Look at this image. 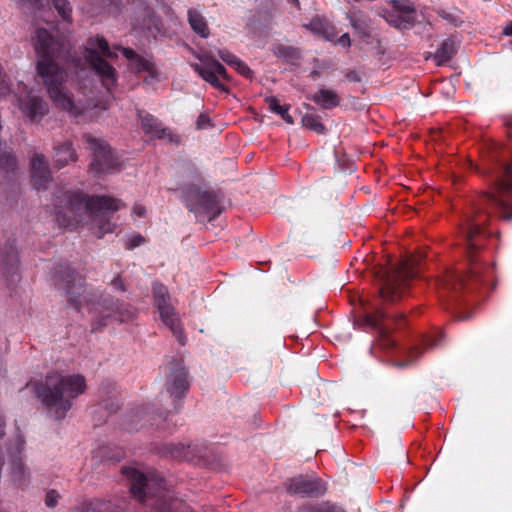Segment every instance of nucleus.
Listing matches in <instances>:
<instances>
[{"mask_svg": "<svg viewBox=\"0 0 512 512\" xmlns=\"http://www.w3.org/2000/svg\"><path fill=\"white\" fill-rule=\"evenodd\" d=\"M312 100L323 109H331L339 105L337 93L331 89L322 88L312 96Z\"/></svg>", "mask_w": 512, "mask_h": 512, "instance_id": "nucleus-24", "label": "nucleus"}, {"mask_svg": "<svg viewBox=\"0 0 512 512\" xmlns=\"http://www.w3.org/2000/svg\"><path fill=\"white\" fill-rule=\"evenodd\" d=\"M144 242V238L141 235H134L129 239L127 247L129 249L135 248Z\"/></svg>", "mask_w": 512, "mask_h": 512, "instance_id": "nucleus-43", "label": "nucleus"}, {"mask_svg": "<svg viewBox=\"0 0 512 512\" xmlns=\"http://www.w3.org/2000/svg\"><path fill=\"white\" fill-rule=\"evenodd\" d=\"M337 43L343 47H349L351 45V40H350L349 34L345 33V34L341 35L337 39Z\"/></svg>", "mask_w": 512, "mask_h": 512, "instance_id": "nucleus-44", "label": "nucleus"}, {"mask_svg": "<svg viewBox=\"0 0 512 512\" xmlns=\"http://www.w3.org/2000/svg\"><path fill=\"white\" fill-rule=\"evenodd\" d=\"M187 372L181 362L174 361L169 366L166 381V391L172 398L173 410L179 409V401L188 390Z\"/></svg>", "mask_w": 512, "mask_h": 512, "instance_id": "nucleus-15", "label": "nucleus"}, {"mask_svg": "<svg viewBox=\"0 0 512 512\" xmlns=\"http://www.w3.org/2000/svg\"><path fill=\"white\" fill-rule=\"evenodd\" d=\"M53 157L55 165L58 168H62L69 162L74 161L76 159V154L69 143H63L62 145L55 147V153Z\"/></svg>", "mask_w": 512, "mask_h": 512, "instance_id": "nucleus-25", "label": "nucleus"}, {"mask_svg": "<svg viewBox=\"0 0 512 512\" xmlns=\"http://www.w3.org/2000/svg\"><path fill=\"white\" fill-rule=\"evenodd\" d=\"M503 34L506 36H512V21L507 23V25L503 28Z\"/></svg>", "mask_w": 512, "mask_h": 512, "instance_id": "nucleus-47", "label": "nucleus"}, {"mask_svg": "<svg viewBox=\"0 0 512 512\" xmlns=\"http://www.w3.org/2000/svg\"><path fill=\"white\" fill-rule=\"evenodd\" d=\"M439 344V340L438 339H428L426 341V346L427 347H436L437 345Z\"/></svg>", "mask_w": 512, "mask_h": 512, "instance_id": "nucleus-48", "label": "nucleus"}, {"mask_svg": "<svg viewBox=\"0 0 512 512\" xmlns=\"http://www.w3.org/2000/svg\"><path fill=\"white\" fill-rule=\"evenodd\" d=\"M482 208H478L477 218L469 217L467 219V225L464 230L466 242H467V252L468 257L470 259V271L469 274L464 275H451L448 284H451L453 288H456L457 285L463 287L468 279L473 280H481L482 281V266L474 263V251L479 248V243L476 240V237L481 233V226L484 223L480 219Z\"/></svg>", "mask_w": 512, "mask_h": 512, "instance_id": "nucleus-9", "label": "nucleus"}, {"mask_svg": "<svg viewBox=\"0 0 512 512\" xmlns=\"http://www.w3.org/2000/svg\"><path fill=\"white\" fill-rule=\"evenodd\" d=\"M123 206L122 201L114 197H88L79 191H66L56 196L54 214L61 226L73 229L80 224L89 225L102 237L113 231L115 225L110 215Z\"/></svg>", "mask_w": 512, "mask_h": 512, "instance_id": "nucleus-1", "label": "nucleus"}, {"mask_svg": "<svg viewBox=\"0 0 512 512\" xmlns=\"http://www.w3.org/2000/svg\"><path fill=\"white\" fill-rule=\"evenodd\" d=\"M188 21L192 30L203 38L208 37L209 28L205 18L195 9L188 10Z\"/></svg>", "mask_w": 512, "mask_h": 512, "instance_id": "nucleus-26", "label": "nucleus"}, {"mask_svg": "<svg viewBox=\"0 0 512 512\" xmlns=\"http://www.w3.org/2000/svg\"><path fill=\"white\" fill-rule=\"evenodd\" d=\"M267 103L269 106V109L280 115L281 118L288 124H293L294 120L293 117L288 113L289 105H281L279 101L275 97H269L267 98Z\"/></svg>", "mask_w": 512, "mask_h": 512, "instance_id": "nucleus-31", "label": "nucleus"}, {"mask_svg": "<svg viewBox=\"0 0 512 512\" xmlns=\"http://www.w3.org/2000/svg\"><path fill=\"white\" fill-rule=\"evenodd\" d=\"M34 48L38 57L37 72L43 79L47 93L54 105L72 115L81 108L74 102L71 93L63 86L67 72L59 62L61 46L43 28L35 31Z\"/></svg>", "mask_w": 512, "mask_h": 512, "instance_id": "nucleus-2", "label": "nucleus"}, {"mask_svg": "<svg viewBox=\"0 0 512 512\" xmlns=\"http://www.w3.org/2000/svg\"><path fill=\"white\" fill-rule=\"evenodd\" d=\"M287 1H288V2H290V3H292V4H294V5H296V6H298V5H299L298 0H287Z\"/></svg>", "mask_w": 512, "mask_h": 512, "instance_id": "nucleus-50", "label": "nucleus"}, {"mask_svg": "<svg viewBox=\"0 0 512 512\" xmlns=\"http://www.w3.org/2000/svg\"><path fill=\"white\" fill-rule=\"evenodd\" d=\"M87 148L93 153L91 169L96 174L114 173L120 171V163L112 153L109 145L100 138L85 136Z\"/></svg>", "mask_w": 512, "mask_h": 512, "instance_id": "nucleus-11", "label": "nucleus"}, {"mask_svg": "<svg viewBox=\"0 0 512 512\" xmlns=\"http://www.w3.org/2000/svg\"><path fill=\"white\" fill-rule=\"evenodd\" d=\"M382 16L389 25L397 29H409L416 21L415 8L407 0H393L392 10Z\"/></svg>", "mask_w": 512, "mask_h": 512, "instance_id": "nucleus-17", "label": "nucleus"}, {"mask_svg": "<svg viewBox=\"0 0 512 512\" xmlns=\"http://www.w3.org/2000/svg\"><path fill=\"white\" fill-rule=\"evenodd\" d=\"M123 474L130 481V491L135 499L150 508V512H186L187 506L163 486L156 474L148 475L136 468L125 467Z\"/></svg>", "mask_w": 512, "mask_h": 512, "instance_id": "nucleus-4", "label": "nucleus"}, {"mask_svg": "<svg viewBox=\"0 0 512 512\" xmlns=\"http://www.w3.org/2000/svg\"><path fill=\"white\" fill-rule=\"evenodd\" d=\"M512 163L505 165L494 182V190L483 196L484 202L505 220H512Z\"/></svg>", "mask_w": 512, "mask_h": 512, "instance_id": "nucleus-7", "label": "nucleus"}, {"mask_svg": "<svg viewBox=\"0 0 512 512\" xmlns=\"http://www.w3.org/2000/svg\"><path fill=\"white\" fill-rule=\"evenodd\" d=\"M122 54L131 61L132 65L137 71L148 70L149 62L138 56L132 49L130 48H122L118 47Z\"/></svg>", "mask_w": 512, "mask_h": 512, "instance_id": "nucleus-32", "label": "nucleus"}, {"mask_svg": "<svg viewBox=\"0 0 512 512\" xmlns=\"http://www.w3.org/2000/svg\"><path fill=\"white\" fill-rule=\"evenodd\" d=\"M209 123V118L205 115H200L197 120V126L198 128H205L206 125Z\"/></svg>", "mask_w": 512, "mask_h": 512, "instance_id": "nucleus-45", "label": "nucleus"}, {"mask_svg": "<svg viewBox=\"0 0 512 512\" xmlns=\"http://www.w3.org/2000/svg\"><path fill=\"white\" fill-rule=\"evenodd\" d=\"M58 498V493L54 490H51L46 495L45 503L48 507H54L58 502Z\"/></svg>", "mask_w": 512, "mask_h": 512, "instance_id": "nucleus-41", "label": "nucleus"}, {"mask_svg": "<svg viewBox=\"0 0 512 512\" xmlns=\"http://www.w3.org/2000/svg\"><path fill=\"white\" fill-rule=\"evenodd\" d=\"M122 507L111 500L93 499L80 504L76 512H121Z\"/></svg>", "mask_w": 512, "mask_h": 512, "instance_id": "nucleus-23", "label": "nucleus"}, {"mask_svg": "<svg viewBox=\"0 0 512 512\" xmlns=\"http://www.w3.org/2000/svg\"><path fill=\"white\" fill-rule=\"evenodd\" d=\"M455 43L452 40H445L437 51L433 54V59L437 65H442L452 58L455 53Z\"/></svg>", "mask_w": 512, "mask_h": 512, "instance_id": "nucleus-29", "label": "nucleus"}, {"mask_svg": "<svg viewBox=\"0 0 512 512\" xmlns=\"http://www.w3.org/2000/svg\"><path fill=\"white\" fill-rule=\"evenodd\" d=\"M416 263L415 258H406L383 275L380 293L385 301L393 302L400 297L402 286L415 275Z\"/></svg>", "mask_w": 512, "mask_h": 512, "instance_id": "nucleus-10", "label": "nucleus"}, {"mask_svg": "<svg viewBox=\"0 0 512 512\" xmlns=\"http://www.w3.org/2000/svg\"><path fill=\"white\" fill-rule=\"evenodd\" d=\"M470 317V315H463V316H459L460 319H468Z\"/></svg>", "mask_w": 512, "mask_h": 512, "instance_id": "nucleus-51", "label": "nucleus"}, {"mask_svg": "<svg viewBox=\"0 0 512 512\" xmlns=\"http://www.w3.org/2000/svg\"><path fill=\"white\" fill-rule=\"evenodd\" d=\"M86 390V380L80 374L49 375L38 395L51 417L63 419L73 405V400Z\"/></svg>", "mask_w": 512, "mask_h": 512, "instance_id": "nucleus-5", "label": "nucleus"}, {"mask_svg": "<svg viewBox=\"0 0 512 512\" xmlns=\"http://www.w3.org/2000/svg\"><path fill=\"white\" fill-rule=\"evenodd\" d=\"M138 116L145 133L151 135L152 137L168 139L170 142L177 141L176 136H174L171 131L162 127L161 123L154 116L142 111L138 113Z\"/></svg>", "mask_w": 512, "mask_h": 512, "instance_id": "nucleus-21", "label": "nucleus"}, {"mask_svg": "<svg viewBox=\"0 0 512 512\" xmlns=\"http://www.w3.org/2000/svg\"><path fill=\"white\" fill-rule=\"evenodd\" d=\"M17 106L23 117L31 122L41 121L49 112L48 103L33 91L18 96Z\"/></svg>", "mask_w": 512, "mask_h": 512, "instance_id": "nucleus-16", "label": "nucleus"}, {"mask_svg": "<svg viewBox=\"0 0 512 512\" xmlns=\"http://www.w3.org/2000/svg\"><path fill=\"white\" fill-rule=\"evenodd\" d=\"M20 2L27 3L31 8L41 11L44 7V0H19ZM48 3V0H45Z\"/></svg>", "mask_w": 512, "mask_h": 512, "instance_id": "nucleus-42", "label": "nucleus"}, {"mask_svg": "<svg viewBox=\"0 0 512 512\" xmlns=\"http://www.w3.org/2000/svg\"><path fill=\"white\" fill-rule=\"evenodd\" d=\"M420 354L421 352L419 351V349L414 348L413 350L410 351L408 360L397 362L395 365L401 368L407 367L410 364H412L420 356Z\"/></svg>", "mask_w": 512, "mask_h": 512, "instance_id": "nucleus-39", "label": "nucleus"}, {"mask_svg": "<svg viewBox=\"0 0 512 512\" xmlns=\"http://www.w3.org/2000/svg\"><path fill=\"white\" fill-rule=\"evenodd\" d=\"M146 421H149L152 426H156L157 428H161V423L164 422L167 418L166 415L157 414V415H150L145 413L144 416Z\"/></svg>", "mask_w": 512, "mask_h": 512, "instance_id": "nucleus-38", "label": "nucleus"}, {"mask_svg": "<svg viewBox=\"0 0 512 512\" xmlns=\"http://www.w3.org/2000/svg\"><path fill=\"white\" fill-rule=\"evenodd\" d=\"M302 125L312 130L318 134H323L325 132V127L321 123L320 118L316 115L306 114L302 117Z\"/></svg>", "mask_w": 512, "mask_h": 512, "instance_id": "nucleus-34", "label": "nucleus"}, {"mask_svg": "<svg viewBox=\"0 0 512 512\" xmlns=\"http://www.w3.org/2000/svg\"><path fill=\"white\" fill-rule=\"evenodd\" d=\"M146 213V210L143 206H140V205H136L133 209V214L139 216V217H142L144 216Z\"/></svg>", "mask_w": 512, "mask_h": 512, "instance_id": "nucleus-46", "label": "nucleus"}, {"mask_svg": "<svg viewBox=\"0 0 512 512\" xmlns=\"http://www.w3.org/2000/svg\"><path fill=\"white\" fill-rule=\"evenodd\" d=\"M298 512H345L344 509L338 505L325 502L317 505H305L299 508Z\"/></svg>", "mask_w": 512, "mask_h": 512, "instance_id": "nucleus-33", "label": "nucleus"}, {"mask_svg": "<svg viewBox=\"0 0 512 512\" xmlns=\"http://www.w3.org/2000/svg\"><path fill=\"white\" fill-rule=\"evenodd\" d=\"M24 444V438L20 434L16 435L8 444V476L16 486L21 488L26 487L31 478V471L22 458Z\"/></svg>", "mask_w": 512, "mask_h": 512, "instance_id": "nucleus-12", "label": "nucleus"}, {"mask_svg": "<svg viewBox=\"0 0 512 512\" xmlns=\"http://www.w3.org/2000/svg\"><path fill=\"white\" fill-rule=\"evenodd\" d=\"M31 179L37 191H44L52 181L48 162L43 154L35 153L30 162Z\"/></svg>", "mask_w": 512, "mask_h": 512, "instance_id": "nucleus-19", "label": "nucleus"}, {"mask_svg": "<svg viewBox=\"0 0 512 512\" xmlns=\"http://www.w3.org/2000/svg\"><path fill=\"white\" fill-rule=\"evenodd\" d=\"M239 74L246 78H251L253 75L252 70L247 66L246 63H244L242 60L238 62L236 67L234 68Z\"/></svg>", "mask_w": 512, "mask_h": 512, "instance_id": "nucleus-40", "label": "nucleus"}, {"mask_svg": "<svg viewBox=\"0 0 512 512\" xmlns=\"http://www.w3.org/2000/svg\"><path fill=\"white\" fill-rule=\"evenodd\" d=\"M182 198L187 208L199 220H213L220 214L216 196L200 185H189L182 189Z\"/></svg>", "mask_w": 512, "mask_h": 512, "instance_id": "nucleus-8", "label": "nucleus"}, {"mask_svg": "<svg viewBox=\"0 0 512 512\" xmlns=\"http://www.w3.org/2000/svg\"><path fill=\"white\" fill-rule=\"evenodd\" d=\"M153 294L155 305L159 311L162 322L172 330L177 336L178 341L183 345L184 340L181 335L182 328L175 309L171 304L168 289L161 283H154Z\"/></svg>", "mask_w": 512, "mask_h": 512, "instance_id": "nucleus-13", "label": "nucleus"}, {"mask_svg": "<svg viewBox=\"0 0 512 512\" xmlns=\"http://www.w3.org/2000/svg\"><path fill=\"white\" fill-rule=\"evenodd\" d=\"M347 77H348V79H350L352 81H360V78L358 77L357 73H355V72L348 73Z\"/></svg>", "mask_w": 512, "mask_h": 512, "instance_id": "nucleus-49", "label": "nucleus"}, {"mask_svg": "<svg viewBox=\"0 0 512 512\" xmlns=\"http://www.w3.org/2000/svg\"><path fill=\"white\" fill-rule=\"evenodd\" d=\"M133 30L140 31L146 37L155 38L161 31L160 20L149 7H144L133 21Z\"/></svg>", "mask_w": 512, "mask_h": 512, "instance_id": "nucleus-20", "label": "nucleus"}, {"mask_svg": "<svg viewBox=\"0 0 512 512\" xmlns=\"http://www.w3.org/2000/svg\"><path fill=\"white\" fill-rule=\"evenodd\" d=\"M385 318L382 310H377L375 314H365L359 320L358 324L363 327H370L379 331L382 336L381 345L388 347L393 344V340L385 335V330L381 327L380 322Z\"/></svg>", "mask_w": 512, "mask_h": 512, "instance_id": "nucleus-22", "label": "nucleus"}, {"mask_svg": "<svg viewBox=\"0 0 512 512\" xmlns=\"http://www.w3.org/2000/svg\"><path fill=\"white\" fill-rule=\"evenodd\" d=\"M53 5L58 12L62 20L71 22L72 20V8L68 0H53Z\"/></svg>", "mask_w": 512, "mask_h": 512, "instance_id": "nucleus-35", "label": "nucleus"}, {"mask_svg": "<svg viewBox=\"0 0 512 512\" xmlns=\"http://www.w3.org/2000/svg\"><path fill=\"white\" fill-rule=\"evenodd\" d=\"M273 51L276 56L286 59H293L297 54V51L293 47L283 45L276 46Z\"/></svg>", "mask_w": 512, "mask_h": 512, "instance_id": "nucleus-36", "label": "nucleus"}, {"mask_svg": "<svg viewBox=\"0 0 512 512\" xmlns=\"http://www.w3.org/2000/svg\"><path fill=\"white\" fill-rule=\"evenodd\" d=\"M305 27L312 33L324 37L326 40L334 39L333 31L329 27L328 23L321 18L311 20L309 24L305 25Z\"/></svg>", "mask_w": 512, "mask_h": 512, "instance_id": "nucleus-28", "label": "nucleus"}, {"mask_svg": "<svg viewBox=\"0 0 512 512\" xmlns=\"http://www.w3.org/2000/svg\"><path fill=\"white\" fill-rule=\"evenodd\" d=\"M311 75H312V76H317V72H316V71H313V72L311 73Z\"/></svg>", "mask_w": 512, "mask_h": 512, "instance_id": "nucleus-52", "label": "nucleus"}, {"mask_svg": "<svg viewBox=\"0 0 512 512\" xmlns=\"http://www.w3.org/2000/svg\"><path fill=\"white\" fill-rule=\"evenodd\" d=\"M199 60L200 63L191 65L194 71L212 87L227 92L228 90L224 85V81L229 80V77L225 67L214 58L208 56L199 57Z\"/></svg>", "mask_w": 512, "mask_h": 512, "instance_id": "nucleus-14", "label": "nucleus"}, {"mask_svg": "<svg viewBox=\"0 0 512 512\" xmlns=\"http://www.w3.org/2000/svg\"><path fill=\"white\" fill-rule=\"evenodd\" d=\"M55 285L65 290L67 300L76 308L87 306L89 312L95 314L92 320L93 330H98L106 325L118 309V304L110 297H102L95 300L96 295L87 292L83 281L67 263L59 264L54 272Z\"/></svg>", "mask_w": 512, "mask_h": 512, "instance_id": "nucleus-3", "label": "nucleus"}, {"mask_svg": "<svg viewBox=\"0 0 512 512\" xmlns=\"http://www.w3.org/2000/svg\"><path fill=\"white\" fill-rule=\"evenodd\" d=\"M287 492L302 497H319L326 492V484L316 476L299 475L287 482Z\"/></svg>", "mask_w": 512, "mask_h": 512, "instance_id": "nucleus-18", "label": "nucleus"}, {"mask_svg": "<svg viewBox=\"0 0 512 512\" xmlns=\"http://www.w3.org/2000/svg\"><path fill=\"white\" fill-rule=\"evenodd\" d=\"M218 56L222 61H224L227 65L231 66L232 68H235L238 62L241 60L228 50H219Z\"/></svg>", "mask_w": 512, "mask_h": 512, "instance_id": "nucleus-37", "label": "nucleus"}, {"mask_svg": "<svg viewBox=\"0 0 512 512\" xmlns=\"http://www.w3.org/2000/svg\"><path fill=\"white\" fill-rule=\"evenodd\" d=\"M19 264L18 255L14 247L10 246L7 250L0 251V265L8 274L16 271Z\"/></svg>", "mask_w": 512, "mask_h": 512, "instance_id": "nucleus-27", "label": "nucleus"}, {"mask_svg": "<svg viewBox=\"0 0 512 512\" xmlns=\"http://www.w3.org/2000/svg\"><path fill=\"white\" fill-rule=\"evenodd\" d=\"M115 55L109 49L107 41L103 37H93L87 41L84 51L85 60L90 67L100 77L102 84L107 90L116 83V74L114 68L103 58L113 57Z\"/></svg>", "mask_w": 512, "mask_h": 512, "instance_id": "nucleus-6", "label": "nucleus"}, {"mask_svg": "<svg viewBox=\"0 0 512 512\" xmlns=\"http://www.w3.org/2000/svg\"><path fill=\"white\" fill-rule=\"evenodd\" d=\"M349 21L356 33L364 40L371 36L369 21L362 15H350Z\"/></svg>", "mask_w": 512, "mask_h": 512, "instance_id": "nucleus-30", "label": "nucleus"}]
</instances>
